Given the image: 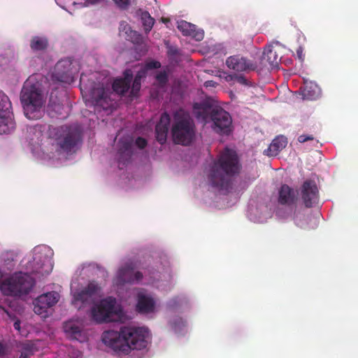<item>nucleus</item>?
Segmentation results:
<instances>
[{
    "mask_svg": "<svg viewBox=\"0 0 358 358\" xmlns=\"http://www.w3.org/2000/svg\"><path fill=\"white\" fill-rule=\"evenodd\" d=\"M58 146L64 152H71L82 141V132L77 126L63 125L56 129Z\"/></svg>",
    "mask_w": 358,
    "mask_h": 358,
    "instance_id": "0eeeda50",
    "label": "nucleus"
},
{
    "mask_svg": "<svg viewBox=\"0 0 358 358\" xmlns=\"http://www.w3.org/2000/svg\"><path fill=\"white\" fill-rule=\"evenodd\" d=\"M196 118L210 123L212 129L220 135H229L232 131L231 115L220 106L196 103L193 106Z\"/></svg>",
    "mask_w": 358,
    "mask_h": 358,
    "instance_id": "7ed1b4c3",
    "label": "nucleus"
},
{
    "mask_svg": "<svg viewBox=\"0 0 358 358\" xmlns=\"http://www.w3.org/2000/svg\"><path fill=\"white\" fill-rule=\"evenodd\" d=\"M114 2L122 9H126L130 3V0H113Z\"/></svg>",
    "mask_w": 358,
    "mask_h": 358,
    "instance_id": "4c0bfd02",
    "label": "nucleus"
},
{
    "mask_svg": "<svg viewBox=\"0 0 358 358\" xmlns=\"http://www.w3.org/2000/svg\"><path fill=\"white\" fill-rule=\"evenodd\" d=\"M15 129L13 112L0 114V134H8Z\"/></svg>",
    "mask_w": 358,
    "mask_h": 358,
    "instance_id": "412c9836",
    "label": "nucleus"
},
{
    "mask_svg": "<svg viewBox=\"0 0 358 358\" xmlns=\"http://www.w3.org/2000/svg\"><path fill=\"white\" fill-rule=\"evenodd\" d=\"M141 80H140L139 79L134 78L133 83H132V86H131V94L133 96H136L141 90Z\"/></svg>",
    "mask_w": 358,
    "mask_h": 358,
    "instance_id": "2f4dec72",
    "label": "nucleus"
},
{
    "mask_svg": "<svg viewBox=\"0 0 358 358\" xmlns=\"http://www.w3.org/2000/svg\"><path fill=\"white\" fill-rule=\"evenodd\" d=\"M303 96L304 98L308 99H314V94H312L308 89V86L304 87L303 90Z\"/></svg>",
    "mask_w": 358,
    "mask_h": 358,
    "instance_id": "ea45409f",
    "label": "nucleus"
},
{
    "mask_svg": "<svg viewBox=\"0 0 358 358\" xmlns=\"http://www.w3.org/2000/svg\"><path fill=\"white\" fill-rule=\"evenodd\" d=\"M155 306V303L152 297L144 294H138L136 305L138 312L141 313H151L154 310Z\"/></svg>",
    "mask_w": 358,
    "mask_h": 358,
    "instance_id": "4be33fe9",
    "label": "nucleus"
},
{
    "mask_svg": "<svg viewBox=\"0 0 358 358\" xmlns=\"http://www.w3.org/2000/svg\"><path fill=\"white\" fill-rule=\"evenodd\" d=\"M296 55L299 60L303 61L304 59V54H303V49L302 47H299L296 50Z\"/></svg>",
    "mask_w": 358,
    "mask_h": 358,
    "instance_id": "79ce46f5",
    "label": "nucleus"
},
{
    "mask_svg": "<svg viewBox=\"0 0 358 358\" xmlns=\"http://www.w3.org/2000/svg\"><path fill=\"white\" fill-rule=\"evenodd\" d=\"M229 77L230 78V80H236L237 83H238L243 85H249L248 80L243 75L234 74V75H230V76H229Z\"/></svg>",
    "mask_w": 358,
    "mask_h": 358,
    "instance_id": "c756f323",
    "label": "nucleus"
},
{
    "mask_svg": "<svg viewBox=\"0 0 358 358\" xmlns=\"http://www.w3.org/2000/svg\"><path fill=\"white\" fill-rule=\"evenodd\" d=\"M133 278H134V282H138L143 278V273L140 271H134L133 273Z\"/></svg>",
    "mask_w": 358,
    "mask_h": 358,
    "instance_id": "a19ab883",
    "label": "nucleus"
},
{
    "mask_svg": "<svg viewBox=\"0 0 358 358\" xmlns=\"http://www.w3.org/2000/svg\"><path fill=\"white\" fill-rule=\"evenodd\" d=\"M20 101L27 118L34 120L41 117L44 100L38 83H33L31 78L25 81L21 91Z\"/></svg>",
    "mask_w": 358,
    "mask_h": 358,
    "instance_id": "20e7f679",
    "label": "nucleus"
},
{
    "mask_svg": "<svg viewBox=\"0 0 358 358\" xmlns=\"http://www.w3.org/2000/svg\"><path fill=\"white\" fill-rule=\"evenodd\" d=\"M135 144L139 149H143L147 146L148 141L143 137H138L135 141Z\"/></svg>",
    "mask_w": 358,
    "mask_h": 358,
    "instance_id": "c9c22d12",
    "label": "nucleus"
},
{
    "mask_svg": "<svg viewBox=\"0 0 358 358\" xmlns=\"http://www.w3.org/2000/svg\"><path fill=\"white\" fill-rule=\"evenodd\" d=\"M141 18L145 31L146 33L150 32L155 24V19L151 17L148 11L142 12Z\"/></svg>",
    "mask_w": 358,
    "mask_h": 358,
    "instance_id": "cd10ccee",
    "label": "nucleus"
},
{
    "mask_svg": "<svg viewBox=\"0 0 358 358\" xmlns=\"http://www.w3.org/2000/svg\"><path fill=\"white\" fill-rule=\"evenodd\" d=\"M149 332L146 328L133 326L121 327L120 331H105L103 343L117 353L129 355L131 350L145 348Z\"/></svg>",
    "mask_w": 358,
    "mask_h": 358,
    "instance_id": "f257e3e1",
    "label": "nucleus"
},
{
    "mask_svg": "<svg viewBox=\"0 0 358 358\" xmlns=\"http://www.w3.org/2000/svg\"><path fill=\"white\" fill-rule=\"evenodd\" d=\"M13 327L16 330L19 331L20 329V321L16 320L13 324Z\"/></svg>",
    "mask_w": 358,
    "mask_h": 358,
    "instance_id": "c03bdc74",
    "label": "nucleus"
},
{
    "mask_svg": "<svg viewBox=\"0 0 358 358\" xmlns=\"http://www.w3.org/2000/svg\"><path fill=\"white\" fill-rule=\"evenodd\" d=\"M133 78L132 71L129 69H126L123 73V78L114 80L112 86L113 91L120 95L124 94L129 90Z\"/></svg>",
    "mask_w": 358,
    "mask_h": 358,
    "instance_id": "f3484780",
    "label": "nucleus"
},
{
    "mask_svg": "<svg viewBox=\"0 0 358 358\" xmlns=\"http://www.w3.org/2000/svg\"><path fill=\"white\" fill-rule=\"evenodd\" d=\"M301 199L306 208H311L319 201V191L313 180H306L301 189Z\"/></svg>",
    "mask_w": 358,
    "mask_h": 358,
    "instance_id": "ddd939ff",
    "label": "nucleus"
},
{
    "mask_svg": "<svg viewBox=\"0 0 358 358\" xmlns=\"http://www.w3.org/2000/svg\"><path fill=\"white\" fill-rule=\"evenodd\" d=\"M143 75H144V72L138 71V72L136 73V76H135V78H135V79H139L140 80H141V79H142V78H143Z\"/></svg>",
    "mask_w": 358,
    "mask_h": 358,
    "instance_id": "a18cd8bd",
    "label": "nucleus"
},
{
    "mask_svg": "<svg viewBox=\"0 0 358 358\" xmlns=\"http://www.w3.org/2000/svg\"><path fill=\"white\" fill-rule=\"evenodd\" d=\"M155 78L162 86L165 85L168 82V75L166 71H161L158 73L156 75Z\"/></svg>",
    "mask_w": 358,
    "mask_h": 358,
    "instance_id": "7c9ffc66",
    "label": "nucleus"
},
{
    "mask_svg": "<svg viewBox=\"0 0 358 358\" xmlns=\"http://www.w3.org/2000/svg\"><path fill=\"white\" fill-rule=\"evenodd\" d=\"M11 102L6 94L0 91V114H8L12 112Z\"/></svg>",
    "mask_w": 358,
    "mask_h": 358,
    "instance_id": "bb28decb",
    "label": "nucleus"
},
{
    "mask_svg": "<svg viewBox=\"0 0 358 358\" xmlns=\"http://www.w3.org/2000/svg\"><path fill=\"white\" fill-rule=\"evenodd\" d=\"M170 122V115L166 112H164L161 115L159 121L156 124L155 136L157 141L161 145H164L166 142Z\"/></svg>",
    "mask_w": 358,
    "mask_h": 358,
    "instance_id": "4468645a",
    "label": "nucleus"
},
{
    "mask_svg": "<svg viewBox=\"0 0 358 358\" xmlns=\"http://www.w3.org/2000/svg\"><path fill=\"white\" fill-rule=\"evenodd\" d=\"M59 298V294L55 292L39 296L34 302V313L45 317L48 315V309L55 305L58 302Z\"/></svg>",
    "mask_w": 358,
    "mask_h": 358,
    "instance_id": "9b49d317",
    "label": "nucleus"
},
{
    "mask_svg": "<svg viewBox=\"0 0 358 358\" xmlns=\"http://www.w3.org/2000/svg\"><path fill=\"white\" fill-rule=\"evenodd\" d=\"M281 57L278 55V50L273 46L265 48L262 55L257 62L258 71L266 69L268 70L278 66Z\"/></svg>",
    "mask_w": 358,
    "mask_h": 358,
    "instance_id": "f8f14e48",
    "label": "nucleus"
},
{
    "mask_svg": "<svg viewBox=\"0 0 358 358\" xmlns=\"http://www.w3.org/2000/svg\"><path fill=\"white\" fill-rule=\"evenodd\" d=\"M241 165L236 152L225 148L209 166L208 178L212 187L228 192L231 187V178L240 171Z\"/></svg>",
    "mask_w": 358,
    "mask_h": 358,
    "instance_id": "f03ea898",
    "label": "nucleus"
},
{
    "mask_svg": "<svg viewBox=\"0 0 358 358\" xmlns=\"http://www.w3.org/2000/svg\"><path fill=\"white\" fill-rule=\"evenodd\" d=\"M287 144V138L284 136H278L274 138L269 147L264 152L268 156H276L284 149Z\"/></svg>",
    "mask_w": 358,
    "mask_h": 358,
    "instance_id": "b1692460",
    "label": "nucleus"
},
{
    "mask_svg": "<svg viewBox=\"0 0 358 358\" xmlns=\"http://www.w3.org/2000/svg\"><path fill=\"white\" fill-rule=\"evenodd\" d=\"M49 107L54 111H55V113L57 114H58L59 115H64V106L59 103H54V104H50L49 105Z\"/></svg>",
    "mask_w": 358,
    "mask_h": 358,
    "instance_id": "f704fd0d",
    "label": "nucleus"
},
{
    "mask_svg": "<svg viewBox=\"0 0 358 358\" xmlns=\"http://www.w3.org/2000/svg\"><path fill=\"white\" fill-rule=\"evenodd\" d=\"M314 139V137L313 135H305V134H303V135H300L299 137H298V141L299 143H305L308 141H312Z\"/></svg>",
    "mask_w": 358,
    "mask_h": 358,
    "instance_id": "58836bf2",
    "label": "nucleus"
},
{
    "mask_svg": "<svg viewBox=\"0 0 358 358\" xmlns=\"http://www.w3.org/2000/svg\"><path fill=\"white\" fill-rule=\"evenodd\" d=\"M33 355L31 347L26 345L23 347V351L21 352L20 358H29Z\"/></svg>",
    "mask_w": 358,
    "mask_h": 358,
    "instance_id": "473e14b6",
    "label": "nucleus"
},
{
    "mask_svg": "<svg viewBox=\"0 0 358 358\" xmlns=\"http://www.w3.org/2000/svg\"><path fill=\"white\" fill-rule=\"evenodd\" d=\"M115 304L116 300L115 298L108 297L102 299L98 305L92 308V319L97 323L114 321V316L117 315Z\"/></svg>",
    "mask_w": 358,
    "mask_h": 358,
    "instance_id": "6e6552de",
    "label": "nucleus"
},
{
    "mask_svg": "<svg viewBox=\"0 0 358 358\" xmlns=\"http://www.w3.org/2000/svg\"><path fill=\"white\" fill-rule=\"evenodd\" d=\"M216 83L213 80H208L205 83L204 85L206 87H215Z\"/></svg>",
    "mask_w": 358,
    "mask_h": 358,
    "instance_id": "37998d69",
    "label": "nucleus"
},
{
    "mask_svg": "<svg viewBox=\"0 0 358 358\" xmlns=\"http://www.w3.org/2000/svg\"><path fill=\"white\" fill-rule=\"evenodd\" d=\"M64 331L71 337V338L82 342L85 339L84 334L81 328L73 322H67L64 324Z\"/></svg>",
    "mask_w": 358,
    "mask_h": 358,
    "instance_id": "393cba45",
    "label": "nucleus"
},
{
    "mask_svg": "<svg viewBox=\"0 0 358 358\" xmlns=\"http://www.w3.org/2000/svg\"><path fill=\"white\" fill-rule=\"evenodd\" d=\"M169 53L173 55H178V50L177 48H170Z\"/></svg>",
    "mask_w": 358,
    "mask_h": 358,
    "instance_id": "49530a36",
    "label": "nucleus"
},
{
    "mask_svg": "<svg viewBox=\"0 0 358 358\" xmlns=\"http://www.w3.org/2000/svg\"><path fill=\"white\" fill-rule=\"evenodd\" d=\"M171 133L175 144L189 145L196 135L194 122L188 115H175Z\"/></svg>",
    "mask_w": 358,
    "mask_h": 358,
    "instance_id": "39448f33",
    "label": "nucleus"
},
{
    "mask_svg": "<svg viewBox=\"0 0 358 358\" xmlns=\"http://www.w3.org/2000/svg\"><path fill=\"white\" fill-rule=\"evenodd\" d=\"M100 289V287L95 282H90L86 287L74 294V300L82 303H91L93 297L96 296Z\"/></svg>",
    "mask_w": 358,
    "mask_h": 358,
    "instance_id": "dca6fc26",
    "label": "nucleus"
},
{
    "mask_svg": "<svg viewBox=\"0 0 358 358\" xmlns=\"http://www.w3.org/2000/svg\"><path fill=\"white\" fill-rule=\"evenodd\" d=\"M161 67V64L157 61H150L145 64V68L147 69H155Z\"/></svg>",
    "mask_w": 358,
    "mask_h": 358,
    "instance_id": "e433bc0d",
    "label": "nucleus"
},
{
    "mask_svg": "<svg viewBox=\"0 0 358 358\" xmlns=\"http://www.w3.org/2000/svg\"><path fill=\"white\" fill-rule=\"evenodd\" d=\"M77 69L72 65V60L67 58L59 60L55 65L52 78L59 82L71 84L75 80Z\"/></svg>",
    "mask_w": 358,
    "mask_h": 358,
    "instance_id": "1a4fd4ad",
    "label": "nucleus"
},
{
    "mask_svg": "<svg viewBox=\"0 0 358 358\" xmlns=\"http://www.w3.org/2000/svg\"><path fill=\"white\" fill-rule=\"evenodd\" d=\"M297 197L294 190L287 185H282L278 192V203L281 205L292 206L296 202Z\"/></svg>",
    "mask_w": 358,
    "mask_h": 358,
    "instance_id": "6ab92c4d",
    "label": "nucleus"
},
{
    "mask_svg": "<svg viewBox=\"0 0 358 358\" xmlns=\"http://www.w3.org/2000/svg\"><path fill=\"white\" fill-rule=\"evenodd\" d=\"M171 325L174 330L176 331L179 330L181 327L185 326V322L182 318L178 317L176 318L173 321L171 322Z\"/></svg>",
    "mask_w": 358,
    "mask_h": 358,
    "instance_id": "72a5a7b5",
    "label": "nucleus"
},
{
    "mask_svg": "<svg viewBox=\"0 0 358 358\" xmlns=\"http://www.w3.org/2000/svg\"><path fill=\"white\" fill-rule=\"evenodd\" d=\"M2 348H3L2 345H1V343H0V352L2 350Z\"/></svg>",
    "mask_w": 358,
    "mask_h": 358,
    "instance_id": "de8ad7c7",
    "label": "nucleus"
},
{
    "mask_svg": "<svg viewBox=\"0 0 358 358\" xmlns=\"http://www.w3.org/2000/svg\"><path fill=\"white\" fill-rule=\"evenodd\" d=\"M109 93V90L103 87L94 88L91 92V99L93 105L107 109L110 106V101Z\"/></svg>",
    "mask_w": 358,
    "mask_h": 358,
    "instance_id": "2eb2a0df",
    "label": "nucleus"
},
{
    "mask_svg": "<svg viewBox=\"0 0 358 358\" xmlns=\"http://www.w3.org/2000/svg\"><path fill=\"white\" fill-rule=\"evenodd\" d=\"M178 29L185 36H191L197 41L203 40L204 33L202 30L197 29L195 24L185 20H180L177 22Z\"/></svg>",
    "mask_w": 358,
    "mask_h": 358,
    "instance_id": "a211bd4d",
    "label": "nucleus"
},
{
    "mask_svg": "<svg viewBox=\"0 0 358 358\" xmlns=\"http://www.w3.org/2000/svg\"><path fill=\"white\" fill-rule=\"evenodd\" d=\"M134 268L132 263H127L121 267L117 273V282L120 285L134 283L133 273Z\"/></svg>",
    "mask_w": 358,
    "mask_h": 358,
    "instance_id": "aec40b11",
    "label": "nucleus"
},
{
    "mask_svg": "<svg viewBox=\"0 0 358 358\" xmlns=\"http://www.w3.org/2000/svg\"><path fill=\"white\" fill-rule=\"evenodd\" d=\"M48 45V41L45 37L34 36L30 41V48L33 51H42Z\"/></svg>",
    "mask_w": 358,
    "mask_h": 358,
    "instance_id": "a878e982",
    "label": "nucleus"
},
{
    "mask_svg": "<svg viewBox=\"0 0 358 358\" xmlns=\"http://www.w3.org/2000/svg\"><path fill=\"white\" fill-rule=\"evenodd\" d=\"M227 66L236 72H250L258 71L257 62L252 60L241 55H232L226 59Z\"/></svg>",
    "mask_w": 358,
    "mask_h": 358,
    "instance_id": "9d476101",
    "label": "nucleus"
},
{
    "mask_svg": "<svg viewBox=\"0 0 358 358\" xmlns=\"http://www.w3.org/2000/svg\"><path fill=\"white\" fill-rule=\"evenodd\" d=\"M124 29L125 30V34L127 35V40L131 41L133 43H140L142 40L141 34L131 29V27L128 24L124 26Z\"/></svg>",
    "mask_w": 358,
    "mask_h": 358,
    "instance_id": "c85d7f7f",
    "label": "nucleus"
},
{
    "mask_svg": "<svg viewBox=\"0 0 358 358\" xmlns=\"http://www.w3.org/2000/svg\"><path fill=\"white\" fill-rule=\"evenodd\" d=\"M119 154V162L125 164L127 163L132 155H133V148L132 143L129 141H121L120 142V147L118 149Z\"/></svg>",
    "mask_w": 358,
    "mask_h": 358,
    "instance_id": "5701e85b",
    "label": "nucleus"
},
{
    "mask_svg": "<svg viewBox=\"0 0 358 358\" xmlns=\"http://www.w3.org/2000/svg\"><path fill=\"white\" fill-rule=\"evenodd\" d=\"M35 283L33 278L27 273H15L3 282L1 289L7 295L21 296L27 294L32 289Z\"/></svg>",
    "mask_w": 358,
    "mask_h": 358,
    "instance_id": "423d86ee",
    "label": "nucleus"
}]
</instances>
